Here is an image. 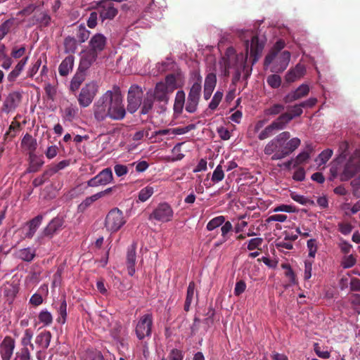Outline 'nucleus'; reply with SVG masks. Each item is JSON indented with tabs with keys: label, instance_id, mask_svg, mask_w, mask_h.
<instances>
[{
	"label": "nucleus",
	"instance_id": "dca6fc26",
	"mask_svg": "<svg viewBox=\"0 0 360 360\" xmlns=\"http://www.w3.org/2000/svg\"><path fill=\"white\" fill-rule=\"evenodd\" d=\"M22 100V94L19 91H12L6 97L1 110L6 113L14 111Z\"/></svg>",
	"mask_w": 360,
	"mask_h": 360
},
{
	"label": "nucleus",
	"instance_id": "5fc2aeb1",
	"mask_svg": "<svg viewBox=\"0 0 360 360\" xmlns=\"http://www.w3.org/2000/svg\"><path fill=\"white\" fill-rule=\"evenodd\" d=\"M233 226L229 221H224L221 227V237L224 238V241H227L229 238V233L232 231Z\"/></svg>",
	"mask_w": 360,
	"mask_h": 360
},
{
	"label": "nucleus",
	"instance_id": "f03ea898",
	"mask_svg": "<svg viewBox=\"0 0 360 360\" xmlns=\"http://www.w3.org/2000/svg\"><path fill=\"white\" fill-rule=\"evenodd\" d=\"M94 119L103 122L107 118L112 120H122L126 116V109L123 103V96L120 87L113 85L106 91L93 105Z\"/></svg>",
	"mask_w": 360,
	"mask_h": 360
},
{
	"label": "nucleus",
	"instance_id": "9b49d317",
	"mask_svg": "<svg viewBox=\"0 0 360 360\" xmlns=\"http://www.w3.org/2000/svg\"><path fill=\"white\" fill-rule=\"evenodd\" d=\"M143 92L138 85H131L127 94V110L130 113L135 112L141 105Z\"/></svg>",
	"mask_w": 360,
	"mask_h": 360
},
{
	"label": "nucleus",
	"instance_id": "72a5a7b5",
	"mask_svg": "<svg viewBox=\"0 0 360 360\" xmlns=\"http://www.w3.org/2000/svg\"><path fill=\"white\" fill-rule=\"evenodd\" d=\"M349 143L347 141H342L339 145L338 156L333 162H342L345 158H348Z\"/></svg>",
	"mask_w": 360,
	"mask_h": 360
},
{
	"label": "nucleus",
	"instance_id": "4468645a",
	"mask_svg": "<svg viewBox=\"0 0 360 360\" xmlns=\"http://www.w3.org/2000/svg\"><path fill=\"white\" fill-rule=\"evenodd\" d=\"M286 118L285 115L279 116L259 133L258 139L259 140H264L273 136L276 131L284 129L285 128Z\"/></svg>",
	"mask_w": 360,
	"mask_h": 360
},
{
	"label": "nucleus",
	"instance_id": "473e14b6",
	"mask_svg": "<svg viewBox=\"0 0 360 360\" xmlns=\"http://www.w3.org/2000/svg\"><path fill=\"white\" fill-rule=\"evenodd\" d=\"M302 105L301 103L298 105H295L292 106L290 108V112H284L282 113L280 116H284L285 115L287 117L286 118V122H285V127L287 124L295 117H298L302 115Z\"/></svg>",
	"mask_w": 360,
	"mask_h": 360
},
{
	"label": "nucleus",
	"instance_id": "b1692460",
	"mask_svg": "<svg viewBox=\"0 0 360 360\" xmlns=\"http://www.w3.org/2000/svg\"><path fill=\"white\" fill-rule=\"evenodd\" d=\"M51 333L50 331L44 330L39 333L35 338L34 342L37 347L42 349H46L51 340Z\"/></svg>",
	"mask_w": 360,
	"mask_h": 360
},
{
	"label": "nucleus",
	"instance_id": "0e129e2a",
	"mask_svg": "<svg viewBox=\"0 0 360 360\" xmlns=\"http://www.w3.org/2000/svg\"><path fill=\"white\" fill-rule=\"evenodd\" d=\"M114 170H115V174L118 177H121V176L126 175L129 172L128 167L127 165H122V164L115 165L114 166Z\"/></svg>",
	"mask_w": 360,
	"mask_h": 360
},
{
	"label": "nucleus",
	"instance_id": "7c9ffc66",
	"mask_svg": "<svg viewBox=\"0 0 360 360\" xmlns=\"http://www.w3.org/2000/svg\"><path fill=\"white\" fill-rule=\"evenodd\" d=\"M195 284L193 281L189 283L187 288L186 297L184 304V310L188 311L193 302L195 295Z\"/></svg>",
	"mask_w": 360,
	"mask_h": 360
},
{
	"label": "nucleus",
	"instance_id": "09e8293b",
	"mask_svg": "<svg viewBox=\"0 0 360 360\" xmlns=\"http://www.w3.org/2000/svg\"><path fill=\"white\" fill-rule=\"evenodd\" d=\"M89 35L90 32L84 25H80L78 27L77 37L81 43L86 41L89 39Z\"/></svg>",
	"mask_w": 360,
	"mask_h": 360
},
{
	"label": "nucleus",
	"instance_id": "a211bd4d",
	"mask_svg": "<svg viewBox=\"0 0 360 360\" xmlns=\"http://www.w3.org/2000/svg\"><path fill=\"white\" fill-rule=\"evenodd\" d=\"M290 57L291 54L288 51L281 52L278 57H276V61L271 67V71L276 73L284 71L288 66Z\"/></svg>",
	"mask_w": 360,
	"mask_h": 360
},
{
	"label": "nucleus",
	"instance_id": "ddd939ff",
	"mask_svg": "<svg viewBox=\"0 0 360 360\" xmlns=\"http://www.w3.org/2000/svg\"><path fill=\"white\" fill-rule=\"evenodd\" d=\"M174 212L167 202L160 203L150 214L149 219H154L160 222H168L172 220Z\"/></svg>",
	"mask_w": 360,
	"mask_h": 360
},
{
	"label": "nucleus",
	"instance_id": "6e6552de",
	"mask_svg": "<svg viewBox=\"0 0 360 360\" xmlns=\"http://www.w3.org/2000/svg\"><path fill=\"white\" fill-rule=\"evenodd\" d=\"M202 77L200 75H197L196 81L191 86L186 104V110L188 112L193 113L197 110L200 94H201Z\"/></svg>",
	"mask_w": 360,
	"mask_h": 360
},
{
	"label": "nucleus",
	"instance_id": "6e6d98bb",
	"mask_svg": "<svg viewBox=\"0 0 360 360\" xmlns=\"http://www.w3.org/2000/svg\"><path fill=\"white\" fill-rule=\"evenodd\" d=\"M12 25L13 20L11 19L6 20L1 25H0V40L3 39L8 33Z\"/></svg>",
	"mask_w": 360,
	"mask_h": 360
},
{
	"label": "nucleus",
	"instance_id": "aec40b11",
	"mask_svg": "<svg viewBox=\"0 0 360 360\" xmlns=\"http://www.w3.org/2000/svg\"><path fill=\"white\" fill-rule=\"evenodd\" d=\"M309 92V86L307 84L300 85L295 91L288 94L284 101L285 103H291L301 98L306 96Z\"/></svg>",
	"mask_w": 360,
	"mask_h": 360
},
{
	"label": "nucleus",
	"instance_id": "0eeeda50",
	"mask_svg": "<svg viewBox=\"0 0 360 360\" xmlns=\"http://www.w3.org/2000/svg\"><path fill=\"white\" fill-rule=\"evenodd\" d=\"M126 221L122 211L115 207L106 215L105 226L108 231L115 233L118 231L126 224Z\"/></svg>",
	"mask_w": 360,
	"mask_h": 360
},
{
	"label": "nucleus",
	"instance_id": "cd10ccee",
	"mask_svg": "<svg viewBox=\"0 0 360 360\" xmlns=\"http://www.w3.org/2000/svg\"><path fill=\"white\" fill-rule=\"evenodd\" d=\"M185 98L186 95L183 90L176 92L173 108L175 114H181L185 104Z\"/></svg>",
	"mask_w": 360,
	"mask_h": 360
},
{
	"label": "nucleus",
	"instance_id": "774afa93",
	"mask_svg": "<svg viewBox=\"0 0 360 360\" xmlns=\"http://www.w3.org/2000/svg\"><path fill=\"white\" fill-rule=\"evenodd\" d=\"M169 360H183L184 354L182 351L177 349H172L169 355Z\"/></svg>",
	"mask_w": 360,
	"mask_h": 360
},
{
	"label": "nucleus",
	"instance_id": "052dcab7",
	"mask_svg": "<svg viewBox=\"0 0 360 360\" xmlns=\"http://www.w3.org/2000/svg\"><path fill=\"white\" fill-rule=\"evenodd\" d=\"M356 263V259L352 255L345 256L341 262V266L344 269L352 267Z\"/></svg>",
	"mask_w": 360,
	"mask_h": 360
},
{
	"label": "nucleus",
	"instance_id": "1a4fd4ad",
	"mask_svg": "<svg viewBox=\"0 0 360 360\" xmlns=\"http://www.w3.org/2000/svg\"><path fill=\"white\" fill-rule=\"evenodd\" d=\"M64 221L62 218H53L38 236L37 238L38 244L39 245H44L46 242V238L51 239L61 230Z\"/></svg>",
	"mask_w": 360,
	"mask_h": 360
},
{
	"label": "nucleus",
	"instance_id": "338daca9",
	"mask_svg": "<svg viewBox=\"0 0 360 360\" xmlns=\"http://www.w3.org/2000/svg\"><path fill=\"white\" fill-rule=\"evenodd\" d=\"M314 352L319 357L323 359H328L330 356V352L327 350L321 349L317 343L314 345Z\"/></svg>",
	"mask_w": 360,
	"mask_h": 360
},
{
	"label": "nucleus",
	"instance_id": "7ed1b4c3",
	"mask_svg": "<svg viewBox=\"0 0 360 360\" xmlns=\"http://www.w3.org/2000/svg\"><path fill=\"white\" fill-rule=\"evenodd\" d=\"M289 131H283L271 139L264 147V153L272 160H281L294 152L301 143L299 138L290 139Z\"/></svg>",
	"mask_w": 360,
	"mask_h": 360
},
{
	"label": "nucleus",
	"instance_id": "5701e85b",
	"mask_svg": "<svg viewBox=\"0 0 360 360\" xmlns=\"http://www.w3.org/2000/svg\"><path fill=\"white\" fill-rule=\"evenodd\" d=\"M284 47L285 41L283 40L279 39L278 41H277L274 45L271 51L266 56L264 63V66H269L275 60L278 52L281 51Z\"/></svg>",
	"mask_w": 360,
	"mask_h": 360
},
{
	"label": "nucleus",
	"instance_id": "2f4dec72",
	"mask_svg": "<svg viewBox=\"0 0 360 360\" xmlns=\"http://www.w3.org/2000/svg\"><path fill=\"white\" fill-rule=\"evenodd\" d=\"M85 79V75L83 72H77L71 79L70 89L72 91L75 92L77 91Z\"/></svg>",
	"mask_w": 360,
	"mask_h": 360
},
{
	"label": "nucleus",
	"instance_id": "bf43d9fd",
	"mask_svg": "<svg viewBox=\"0 0 360 360\" xmlns=\"http://www.w3.org/2000/svg\"><path fill=\"white\" fill-rule=\"evenodd\" d=\"M297 211L296 207L292 205H280L274 208L273 212H284L287 213H292Z\"/></svg>",
	"mask_w": 360,
	"mask_h": 360
},
{
	"label": "nucleus",
	"instance_id": "603ef678",
	"mask_svg": "<svg viewBox=\"0 0 360 360\" xmlns=\"http://www.w3.org/2000/svg\"><path fill=\"white\" fill-rule=\"evenodd\" d=\"M217 84V76L214 73L210 72L207 75L204 87L214 90Z\"/></svg>",
	"mask_w": 360,
	"mask_h": 360
},
{
	"label": "nucleus",
	"instance_id": "f8f14e48",
	"mask_svg": "<svg viewBox=\"0 0 360 360\" xmlns=\"http://www.w3.org/2000/svg\"><path fill=\"white\" fill-rule=\"evenodd\" d=\"M97 11L99 15V19L103 22L105 20L114 19L118 13V9L115 4L110 0H101L99 1Z\"/></svg>",
	"mask_w": 360,
	"mask_h": 360
},
{
	"label": "nucleus",
	"instance_id": "6ab92c4d",
	"mask_svg": "<svg viewBox=\"0 0 360 360\" xmlns=\"http://www.w3.org/2000/svg\"><path fill=\"white\" fill-rule=\"evenodd\" d=\"M15 340L9 336L4 338L0 344V353L2 360H10L15 349Z\"/></svg>",
	"mask_w": 360,
	"mask_h": 360
},
{
	"label": "nucleus",
	"instance_id": "c85d7f7f",
	"mask_svg": "<svg viewBox=\"0 0 360 360\" xmlns=\"http://www.w3.org/2000/svg\"><path fill=\"white\" fill-rule=\"evenodd\" d=\"M36 255V250L32 248H26L20 249L17 252V256L20 259L25 262H31Z\"/></svg>",
	"mask_w": 360,
	"mask_h": 360
},
{
	"label": "nucleus",
	"instance_id": "13d9d810",
	"mask_svg": "<svg viewBox=\"0 0 360 360\" xmlns=\"http://www.w3.org/2000/svg\"><path fill=\"white\" fill-rule=\"evenodd\" d=\"M31 354L28 348H21L15 353L13 360H30Z\"/></svg>",
	"mask_w": 360,
	"mask_h": 360
},
{
	"label": "nucleus",
	"instance_id": "49530a36",
	"mask_svg": "<svg viewBox=\"0 0 360 360\" xmlns=\"http://www.w3.org/2000/svg\"><path fill=\"white\" fill-rule=\"evenodd\" d=\"M263 242L264 239L262 238L257 237L251 238L247 242V248L250 251L254 250H260V247Z\"/></svg>",
	"mask_w": 360,
	"mask_h": 360
},
{
	"label": "nucleus",
	"instance_id": "680f3d73",
	"mask_svg": "<svg viewBox=\"0 0 360 360\" xmlns=\"http://www.w3.org/2000/svg\"><path fill=\"white\" fill-rule=\"evenodd\" d=\"M307 248L309 250V257L311 258H314L316 251H317V245L315 239H310L307 241Z\"/></svg>",
	"mask_w": 360,
	"mask_h": 360
},
{
	"label": "nucleus",
	"instance_id": "37998d69",
	"mask_svg": "<svg viewBox=\"0 0 360 360\" xmlns=\"http://www.w3.org/2000/svg\"><path fill=\"white\" fill-rule=\"evenodd\" d=\"M64 46L66 53H75L77 48L76 39L70 37H66L64 41Z\"/></svg>",
	"mask_w": 360,
	"mask_h": 360
},
{
	"label": "nucleus",
	"instance_id": "2eb2a0df",
	"mask_svg": "<svg viewBox=\"0 0 360 360\" xmlns=\"http://www.w3.org/2000/svg\"><path fill=\"white\" fill-rule=\"evenodd\" d=\"M113 182V174L112 169L107 167L101 170L96 176L90 179L87 181L89 187H98L99 186H106Z\"/></svg>",
	"mask_w": 360,
	"mask_h": 360
},
{
	"label": "nucleus",
	"instance_id": "20e7f679",
	"mask_svg": "<svg viewBox=\"0 0 360 360\" xmlns=\"http://www.w3.org/2000/svg\"><path fill=\"white\" fill-rule=\"evenodd\" d=\"M339 169H342L340 173L341 181H348L352 178L359 171H360V150L356 149L354 153L343 160L342 162H334L330 167V176L328 178L330 181H333L339 174Z\"/></svg>",
	"mask_w": 360,
	"mask_h": 360
},
{
	"label": "nucleus",
	"instance_id": "f257e3e1",
	"mask_svg": "<svg viewBox=\"0 0 360 360\" xmlns=\"http://www.w3.org/2000/svg\"><path fill=\"white\" fill-rule=\"evenodd\" d=\"M241 40L244 41L246 53L238 54L233 47H229L224 55L219 61L221 73L224 77H228L230 71L233 70L236 77L239 78L241 72L245 71L248 53L252 57V64L258 60L263 49L264 41L259 40L252 30H241L238 34Z\"/></svg>",
	"mask_w": 360,
	"mask_h": 360
},
{
	"label": "nucleus",
	"instance_id": "864d4df0",
	"mask_svg": "<svg viewBox=\"0 0 360 360\" xmlns=\"http://www.w3.org/2000/svg\"><path fill=\"white\" fill-rule=\"evenodd\" d=\"M282 268L285 269V276L288 278L289 282L292 285L296 284V276L290 265L288 264H282Z\"/></svg>",
	"mask_w": 360,
	"mask_h": 360
},
{
	"label": "nucleus",
	"instance_id": "bb28decb",
	"mask_svg": "<svg viewBox=\"0 0 360 360\" xmlns=\"http://www.w3.org/2000/svg\"><path fill=\"white\" fill-rule=\"evenodd\" d=\"M28 61V57L26 56L21 59L15 66L14 69L8 75L7 79L10 82H13L23 70Z\"/></svg>",
	"mask_w": 360,
	"mask_h": 360
},
{
	"label": "nucleus",
	"instance_id": "c756f323",
	"mask_svg": "<svg viewBox=\"0 0 360 360\" xmlns=\"http://www.w3.org/2000/svg\"><path fill=\"white\" fill-rule=\"evenodd\" d=\"M56 311L58 315V322L64 324L67 319V302L65 298H63L60 300V302L58 304V307H56Z\"/></svg>",
	"mask_w": 360,
	"mask_h": 360
},
{
	"label": "nucleus",
	"instance_id": "4d7b16f0",
	"mask_svg": "<svg viewBox=\"0 0 360 360\" xmlns=\"http://www.w3.org/2000/svg\"><path fill=\"white\" fill-rule=\"evenodd\" d=\"M267 84L274 89L278 88L281 84V78L278 75H271L267 77Z\"/></svg>",
	"mask_w": 360,
	"mask_h": 360
},
{
	"label": "nucleus",
	"instance_id": "79ce46f5",
	"mask_svg": "<svg viewBox=\"0 0 360 360\" xmlns=\"http://www.w3.org/2000/svg\"><path fill=\"white\" fill-rule=\"evenodd\" d=\"M224 178V172L223 170L222 166L221 164L218 165L215 169L214 170L211 181L213 184H217L221 181Z\"/></svg>",
	"mask_w": 360,
	"mask_h": 360
},
{
	"label": "nucleus",
	"instance_id": "3c124183",
	"mask_svg": "<svg viewBox=\"0 0 360 360\" xmlns=\"http://www.w3.org/2000/svg\"><path fill=\"white\" fill-rule=\"evenodd\" d=\"M163 84L167 87V89L172 93L176 89V79L174 75H169L166 77L165 81L162 82Z\"/></svg>",
	"mask_w": 360,
	"mask_h": 360
},
{
	"label": "nucleus",
	"instance_id": "423d86ee",
	"mask_svg": "<svg viewBox=\"0 0 360 360\" xmlns=\"http://www.w3.org/2000/svg\"><path fill=\"white\" fill-rule=\"evenodd\" d=\"M99 86L95 81L86 83L82 89L77 96L79 105L82 108L89 107L98 92Z\"/></svg>",
	"mask_w": 360,
	"mask_h": 360
},
{
	"label": "nucleus",
	"instance_id": "58836bf2",
	"mask_svg": "<svg viewBox=\"0 0 360 360\" xmlns=\"http://www.w3.org/2000/svg\"><path fill=\"white\" fill-rule=\"evenodd\" d=\"M22 146L26 148L31 152H33L36 150L37 148V141L33 137L29 134H26L22 140Z\"/></svg>",
	"mask_w": 360,
	"mask_h": 360
},
{
	"label": "nucleus",
	"instance_id": "a878e982",
	"mask_svg": "<svg viewBox=\"0 0 360 360\" xmlns=\"http://www.w3.org/2000/svg\"><path fill=\"white\" fill-rule=\"evenodd\" d=\"M43 218V215L39 214L27 223L28 231L25 233L26 238H32L34 236L37 230L41 225Z\"/></svg>",
	"mask_w": 360,
	"mask_h": 360
},
{
	"label": "nucleus",
	"instance_id": "c03bdc74",
	"mask_svg": "<svg viewBox=\"0 0 360 360\" xmlns=\"http://www.w3.org/2000/svg\"><path fill=\"white\" fill-rule=\"evenodd\" d=\"M182 144L183 143H178L174 146L173 149L172 150V155L171 158H169L171 161H179L184 158V154L181 153V149Z\"/></svg>",
	"mask_w": 360,
	"mask_h": 360
},
{
	"label": "nucleus",
	"instance_id": "8fccbe9b",
	"mask_svg": "<svg viewBox=\"0 0 360 360\" xmlns=\"http://www.w3.org/2000/svg\"><path fill=\"white\" fill-rule=\"evenodd\" d=\"M222 97H223V92L221 91H217L210 104H209V108L212 110H214L217 108L218 105H219L221 99H222Z\"/></svg>",
	"mask_w": 360,
	"mask_h": 360
},
{
	"label": "nucleus",
	"instance_id": "4be33fe9",
	"mask_svg": "<svg viewBox=\"0 0 360 360\" xmlns=\"http://www.w3.org/2000/svg\"><path fill=\"white\" fill-rule=\"evenodd\" d=\"M136 243L131 244L130 247H129L127 254V271L128 274L131 276H134L135 274V264L136 260Z\"/></svg>",
	"mask_w": 360,
	"mask_h": 360
},
{
	"label": "nucleus",
	"instance_id": "e2e57ef3",
	"mask_svg": "<svg viewBox=\"0 0 360 360\" xmlns=\"http://www.w3.org/2000/svg\"><path fill=\"white\" fill-rule=\"evenodd\" d=\"M290 197L293 200H295V202H297L301 205H305L309 202H311V203L313 202L312 201H311L309 199H308L305 196L297 194L295 193H292L290 194Z\"/></svg>",
	"mask_w": 360,
	"mask_h": 360
},
{
	"label": "nucleus",
	"instance_id": "e433bc0d",
	"mask_svg": "<svg viewBox=\"0 0 360 360\" xmlns=\"http://www.w3.org/2000/svg\"><path fill=\"white\" fill-rule=\"evenodd\" d=\"M79 109L76 105H70L66 107L63 111V118L68 122L75 120L78 114Z\"/></svg>",
	"mask_w": 360,
	"mask_h": 360
},
{
	"label": "nucleus",
	"instance_id": "69168bd1",
	"mask_svg": "<svg viewBox=\"0 0 360 360\" xmlns=\"http://www.w3.org/2000/svg\"><path fill=\"white\" fill-rule=\"evenodd\" d=\"M342 209L345 211L347 214H349L348 210L351 211V214H356L359 211H360V200L355 203L352 207H351L350 204L346 203L343 205Z\"/></svg>",
	"mask_w": 360,
	"mask_h": 360
},
{
	"label": "nucleus",
	"instance_id": "c9c22d12",
	"mask_svg": "<svg viewBox=\"0 0 360 360\" xmlns=\"http://www.w3.org/2000/svg\"><path fill=\"white\" fill-rule=\"evenodd\" d=\"M154 98L152 94L147 93L146 98L143 99L142 107L141 109V113L142 115L148 114L153 106Z\"/></svg>",
	"mask_w": 360,
	"mask_h": 360
},
{
	"label": "nucleus",
	"instance_id": "4c0bfd02",
	"mask_svg": "<svg viewBox=\"0 0 360 360\" xmlns=\"http://www.w3.org/2000/svg\"><path fill=\"white\" fill-rule=\"evenodd\" d=\"M333 150L327 148L323 150L315 159L316 165L320 167L325 165L333 155Z\"/></svg>",
	"mask_w": 360,
	"mask_h": 360
},
{
	"label": "nucleus",
	"instance_id": "39448f33",
	"mask_svg": "<svg viewBox=\"0 0 360 360\" xmlns=\"http://www.w3.org/2000/svg\"><path fill=\"white\" fill-rule=\"evenodd\" d=\"M106 44L107 38L103 34L96 33L93 35L89 41V49L82 58L81 65L86 68L89 67L105 49Z\"/></svg>",
	"mask_w": 360,
	"mask_h": 360
},
{
	"label": "nucleus",
	"instance_id": "393cba45",
	"mask_svg": "<svg viewBox=\"0 0 360 360\" xmlns=\"http://www.w3.org/2000/svg\"><path fill=\"white\" fill-rule=\"evenodd\" d=\"M74 60L73 56H68L64 58L58 67L60 75L65 77L72 70Z\"/></svg>",
	"mask_w": 360,
	"mask_h": 360
},
{
	"label": "nucleus",
	"instance_id": "de8ad7c7",
	"mask_svg": "<svg viewBox=\"0 0 360 360\" xmlns=\"http://www.w3.org/2000/svg\"><path fill=\"white\" fill-rule=\"evenodd\" d=\"M285 109V106L283 104L276 103L271 107L265 109L264 113L266 115H276L283 112Z\"/></svg>",
	"mask_w": 360,
	"mask_h": 360
},
{
	"label": "nucleus",
	"instance_id": "ea45409f",
	"mask_svg": "<svg viewBox=\"0 0 360 360\" xmlns=\"http://www.w3.org/2000/svg\"><path fill=\"white\" fill-rule=\"evenodd\" d=\"M32 330L30 328L26 329L21 338V345H22V348H27V346H30L32 349H34V345L32 343Z\"/></svg>",
	"mask_w": 360,
	"mask_h": 360
},
{
	"label": "nucleus",
	"instance_id": "a18cd8bd",
	"mask_svg": "<svg viewBox=\"0 0 360 360\" xmlns=\"http://www.w3.org/2000/svg\"><path fill=\"white\" fill-rule=\"evenodd\" d=\"M39 321L44 326H49L53 321V316L47 309L42 310L39 314Z\"/></svg>",
	"mask_w": 360,
	"mask_h": 360
},
{
	"label": "nucleus",
	"instance_id": "f3484780",
	"mask_svg": "<svg viewBox=\"0 0 360 360\" xmlns=\"http://www.w3.org/2000/svg\"><path fill=\"white\" fill-rule=\"evenodd\" d=\"M172 92L167 89V87L163 84V82H158L155 88L153 94H152L153 98L161 103L162 110H165V107L169 101V94Z\"/></svg>",
	"mask_w": 360,
	"mask_h": 360
},
{
	"label": "nucleus",
	"instance_id": "a19ab883",
	"mask_svg": "<svg viewBox=\"0 0 360 360\" xmlns=\"http://www.w3.org/2000/svg\"><path fill=\"white\" fill-rule=\"evenodd\" d=\"M225 221V217L224 216H218L212 219L206 226L207 231H213L215 229L221 226Z\"/></svg>",
	"mask_w": 360,
	"mask_h": 360
},
{
	"label": "nucleus",
	"instance_id": "f704fd0d",
	"mask_svg": "<svg viewBox=\"0 0 360 360\" xmlns=\"http://www.w3.org/2000/svg\"><path fill=\"white\" fill-rule=\"evenodd\" d=\"M155 188L150 185H148L146 187L141 188L139 192L138 198L139 200L143 202L147 201L154 193Z\"/></svg>",
	"mask_w": 360,
	"mask_h": 360
},
{
	"label": "nucleus",
	"instance_id": "412c9836",
	"mask_svg": "<svg viewBox=\"0 0 360 360\" xmlns=\"http://www.w3.org/2000/svg\"><path fill=\"white\" fill-rule=\"evenodd\" d=\"M306 72L305 66L297 63L295 68H290L285 76V80L288 83H292L302 77Z\"/></svg>",
	"mask_w": 360,
	"mask_h": 360
},
{
	"label": "nucleus",
	"instance_id": "9d476101",
	"mask_svg": "<svg viewBox=\"0 0 360 360\" xmlns=\"http://www.w3.org/2000/svg\"><path fill=\"white\" fill-rule=\"evenodd\" d=\"M153 323V319L151 313L140 316L135 327L136 335L139 340H141L151 336Z\"/></svg>",
	"mask_w": 360,
	"mask_h": 360
}]
</instances>
